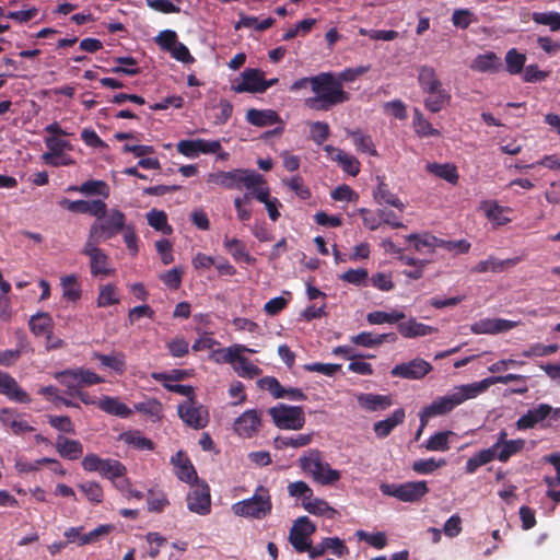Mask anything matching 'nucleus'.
<instances>
[{"label": "nucleus", "mask_w": 560, "mask_h": 560, "mask_svg": "<svg viewBox=\"0 0 560 560\" xmlns=\"http://www.w3.org/2000/svg\"><path fill=\"white\" fill-rule=\"evenodd\" d=\"M311 89L315 95L306 98L305 105L313 110L327 112L350 100V94L332 72L311 77Z\"/></svg>", "instance_id": "f257e3e1"}, {"label": "nucleus", "mask_w": 560, "mask_h": 560, "mask_svg": "<svg viewBox=\"0 0 560 560\" xmlns=\"http://www.w3.org/2000/svg\"><path fill=\"white\" fill-rule=\"evenodd\" d=\"M477 396L478 395L472 383L457 386L452 393L434 399L429 406L424 407L419 417L422 418V422H428L431 418L443 416L467 399H471Z\"/></svg>", "instance_id": "f03ea898"}, {"label": "nucleus", "mask_w": 560, "mask_h": 560, "mask_svg": "<svg viewBox=\"0 0 560 560\" xmlns=\"http://www.w3.org/2000/svg\"><path fill=\"white\" fill-rule=\"evenodd\" d=\"M244 352L256 353V350L244 345L235 343L223 350L213 352L212 358L217 363H229L233 365L234 371L241 377L254 378L259 376L262 373L261 369L244 357Z\"/></svg>", "instance_id": "7ed1b4c3"}, {"label": "nucleus", "mask_w": 560, "mask_h": 560, "mask_svg": "<svg viewBox=\"0 0 560 560\" xmlns=\"http://www.w3.org/2000/svg\"><path fill=\"white\" fill-rule=\"evenodd\" d=\"M300 468L304 474L311 476L313 480L323 486H331L340 480L341 474L337 469L323 460L322 452L314 448L308 450L299 458Z\"/></svg>", "instance_id": "20e7f679"}, {"label": "nucleus", "mask_w": 560, "mask_h": 560, "mask_svg": "<svg viewBox=\"0 0 560 560\" xmlns=\"http://www.w3.org/2000/svg\"><path fill=\"white\" fill-rule=\"evenodd\" d=\"M207 183L219 185L226 189H241L242 187L249 189L256 184H265V178L255 171L235 168L229 172L219 171L210 173L207 176Z\"/></svg>", "instance_id": "39448f33"}, {"label": "nucleus", "mask_w": 560, "mask_h": 560, "mask_svg": "<svg viewBox=\"0 0 560 560\" xmlns=\"http://www.w3.org/2000/svg\"><path fill=\"white\" fill-rule=\"evenodd\" d=\"M272 501L269 490L264 486H258L254 494L245 500L238 501L232 505V511L236 516L262 520L271 513Z\"/></svg>", "instance_id": "423d86ee"}, {"label": "nucleus", "mask_w": 560, "mask_h": 560, "mask_svg": "<svg viewBox=\"0 0 560 560\" xmlns=\"http://www.w3.org/2000/svg\"><path fill=\"white\" fill-rule=\"evenodd\" d=\"M126 225L125 213L119 209H110L104 218L91 225L88 238L100 243L108 241L121 233Z\"/></svg>", "instance_id": "0eeeda50"}, {"label": "nucleus", "mask_w": 560, "mask_h": 560, "mask_svg": "<svg viewBox=\"0 0 560 560\" xmlns=\"http://www.w3.org/2000/svg\"><path fill=\"white\" fill-rule=\"evenodd\" d=\"M380 490L385 495L409 503L419 502L430 491L425 480L407 481L400 485L382 483Z\"/></svg>", "instance_id": "6e6552de"}, {"label": "nucleus", "mask_w": 560, "mask_h": 560, "mask_svg": "<svg viewBox=\"0 0 560 560\" xmlns=\"http://www.w3.org/2000/svg\"><path fill=\"white\" fill-rule=\"evenodd\" d=\"M275 425L282 430H301L305 424V415L301 406L279 404L268 409Z\"/></svg>", "instance_id": "1a4fd4ad"}, {"label": "nucleus", "mask_w": 560, "mask_h": 560, "mask_svg": "<svg viewBox=\"0 0 560 560\" xmlns=\"http://www.w3.org/2000/svg\"><path fill=\"white\" fill-rule=\"evenodd\" d=\"M100 242L88 238L82 254L90 259V271L93 277H108L114 273L109 264V256L98 247Z\"/></svg>", "instance_id": "9d476101"}, {"label": "nucleus", "mask_w": 560, "mask_h": 560, "mask_svg": "<svg viewBox=\"0 0 560 560\" xmlns=\"http://www.w3.org/2000/svg\"><path fill=\"white\" fill-rule=\"evenodd\" d=\"M177 411L184 423L192 429H203L209 422L208 410L195 399H187L179 404Z\"/></svg>", "instance_id": "9b49d317"}, {"label": "nucleus", "mask_w": 560, "mask_h": 560, "mask_svg": "<svg viewBox=\"0 0 560 560\" xmlns=\"http://www.w3.org/2000/svg\"><path fill=\"white\" fill-rule=\"evenodd\" d=\"M316 526L307 516H300L294 521L290 529L289 541L298 552H310L312 544L308 537L314 534Z\"/></svg>", "instance_id": "f8f14e48"}, {"label": "nucleus", "mask_w": 560, "mask_h": 560, "mask_svg": "<svg viewBox=\"0 0 560 560\" xmlns=\"http://www.w3.org/2000/svg\"><path fill=\"white\" fill-rule=\"evenodd\" d=\"M187 508L190 512L198 515H208L211 512L210 487L206 481H199L191 485V489L186 498Z\"/></svg>", "instance_id": "ddd939ff"}, {"label": "nucleus", "mask_w": 560, "mask_h": 560, "mask_svg": "<svg viewBox=\"0 0 560 560\" xmlns=\"http://www.w3.org/2000/svg\"><path fill=\"white\" fill-rule=\"evenodd\" d=\"M549 412H551V406L548 404H539L537 407L528 409L523 416H521L516 422L515 428L520 431L534 429L536 425L540 428L550 427L552 423L546 422Z\"/></svg>", "instance_id": "4468645a"}, {"label": "nucleus", "mask_w": 560, "mask_h": 560, "mask_svg": "<svg viewBox=\"0 0 560 560\" xmlns=\"http://www.w3.org/2000/svg\"><path fill=\"white\" fill-rule=\"evenodd\" d=\"M432 371V365L420 358L413 359L406 363L395 365L390 374L394 377H401L406 380H420Z\"/></svg>", "instance_id": "2eb2a0df"}, {"label": "nucleus", "mask_w": 560, "mask_h": 560, "mask_svg": "<svg viewBox=\"0 0 560 560\" xmlns=\"http://www.w3.org/2000/svg\"><path fill=\"white\" fill-rule=\"evenodd\" d=\"M261 424V412L257 409H249L243 412L234 421V431L242 438H253Z\"/></svg>", "instance_id": "dca6fc26"}, {"label": "nucleus", "mask_w": 560, "mask_h": 560, "mask_svg": "<svg viewBox=\"0 0 560 560\" xmlns=\"http://www.w3.org/2000/svg\"><path fill=\"white\" fill-rule=\"evenodd\" d=\"M175 476L183 482L194 485L199 482L197 471L184 451H178L171 457Z\"/></svg>", "instance_id": "f3484780"}, {"label": "nucleus", "mask_w": 560, "mask_h": 560, "mask_svg": "<svg viewBox=\"0 0 560 560\" xmlns=\"http://www.w3.org/2000/svg\"><path fill=\"white\" fill-rule=\"evenodd\" d=\"M515 326V322L503 318H482L470 326V331L475 335H497L509 331Z\"/></svg>", "instance_id": "a211bd4d"}, {"label": "nucleus", "mask_w": 560, "mask_h": 560, "mask_svg": "<svg viewBox=\"0 0 560 560\" xmlns=\"http://www.w3.org/2000/svg\"><path fill=\"white\" fill-rule=\"evenodd\" d=\"M524 259L523 256H515L513 258L508 259H499L494 256H489L485 260H480L472 269V272L476 273H486V272H494L500 273L508 269L513 268L517 264H520Z\"/></svg>", "instance_id": "6ab92c4d"}, {"label": "nucleus", "mask_w": 560, "mask_h": 560, "mask_svg": "<svg viewBox=\"0 0 560 560\" xmlns=\"http://www.w3.org/2000/svg\"><path fill=\"white\" fill-rule=\"evenodd\" d=\"M0 393L5 395L10 400L20 404H30L31 397L18 384L15 378L9 373L0 371Z\"/></svg>", "instance_id": "aec40b11"}, {"label": "nucleus", "mask_w": 560, "mask_h": 560, "mask_svg": "<svg viewBox=\"0 0 560 560\" xmlns=\"http://www.w3.org/2000/svg\"><path fill=\"white\" fill-rule=\"evenodd\" d=\"M327 550H330L338 558L349 553V549L342 539L339 537H326L319 544L311 547L308 556L311 559H316L322 557Z\"/></svg>", "instance_id": "412c9836"}, {"label": "nucleus", "mask_w": 560, "mask_h": 560, "mask_svg": "<svg viewBox=\"0 0 560 560\" xmlns=\"http://www.w3.org/2000/svg\"><path fill=\"white\" fill-rule=\"evenodd\" d=\"M262 72L258 69L247 68L242 72V81L232 85L236 93H261Z\"/></svg>", "instance_id": "4be33fe9"}, {"label": "nucleus", "mask_w": 560, "mask_h": 560, "mask_svg": "<svg viewBox=\"0 0 560 560\" xmlns=\"http://www.w3.org/2000/svg\"><path fill=\"white\" fill-rule=\"evenodd\" d=\"M359 406L370 412L383 411L393 405L390 395L361 393L357 396Z\"/></svg>", "instance_id": "5701e85b"}, {"label": "nucleus", "mask_w": 560, "mask_h": 560, "mask_svg": "<svg viewBox=\"0 0 560 560\" xmlns=\"http://www.w3.org/2000/svg\"><path fill=\"white\" fill-rule=\"evenodd\" d=\"M223 247L236 262H245L246 265L254 266L257 261L256 258L248 253L246 244L240 238H231L225 235Z\"/></svg>", "instance_id": "b1692460"}, {"label": "nucleus", "mask_w": 560, "mask_h": 560, "mask_svg": "<svg viewBox=\"0 0 560 560\" xmlns=\"http://www.w3.org/2000/svg\"><path fill=\"white\" fill-rule=\"evenodd\" d=\"M406 413L404 408L395 409L389 417L376 421L373 424V431L378 439L387 438L392 431L405 421Z\"/></svg>", "instance_id": "393cba45"}, {"label": "nucleus", "mask_w": 560, "mask_h": 560, "mask_svg": "<svg viewBox=\"0 0 560 560\" xmlns=\"http://www.w3.org/2000/svg\"><path fill=\"white\" fill-rule=\"evenodd\" d=\"M397 330L404 338H418L436 332L438 329L411 317L398 323Z\"/></svg>", "instance_id": "a878e982"}, {"label": "nucleus", "mask_w": 560, "mask_h": 560, "mask_svg": "<svg viewBox=\"0 0 560 560\" xmlns=\"http://www.w3.org/2000/svg\"><path fill=\"white\" fill-rule=\"evenodd\" d=\"M246 120L256 127H267L275 124H282L281 117L273 109L249 108L246 112Z\"/></svg>", "instance_id": "bb28decb"}, {"label": "nucleus", "mask_w": 560, "mask_h": 560, "mask_svg": "<svg viewBox=\"0 0 560 560\" xmlns=\"http://www.w3.org/2000/svg\"><path fill=\"white\" fill-rule=\"evenodd\" d=\"M30 330L35 336H46L50 340L54 329V320L49 313L38 312L28 320Z\"/></svg>", "instance_id": "cd10ccee"}, {"label": "nucleus", "mask_w": 560, "mask_h": 560, "mask_svg": "<svg viewBox=\"0 0 560 560\" xmlns=\"http://www.w3.org/2000/svg\"><path fill=\"white\" fill-rule=\"evenodd\" d=\"M46 147L49 152L43 154V160L45 163L58 166L60 164L68 165L71 161H62V162H51L49 161L51 158H59L65 150H70L71 144L69 141L60 139L58 137H49L45 140Z\"/></svg>", "instance_id": "c85d7f7f"}, {"label": "nucleus", "mask_w": 560, "mask_h": 560, "mask_svg": "<svg viewBox=\"0 0 560 560\" xmlns=\"http://www.w3.org/2000/svg\"><path fill=\"white\" fill-rule=\"evenodd\" d=\"M418 83L422 92L425 94H430L438 89L443 88L435 69L427 65L418 68Z\"/></svg>", "instance_id": "c756f323"}, {"label": "nucleus", "mask_w": 560, "mask_h": 560, "mask_svg": "<svg viewBox=\"0 0 560 560\" xmlns=\"http://www.w3.org/2000/svg\"><path fill=\"white\" fill-rule=\"evenodd\" d=\"M58 454L66 459L75 460L83 454V445L78 440H70L59 435L56 442Z\"/></svg>", "instance_id": "7c9ffc66"}, {"label": "nucleus", "mask_w": 560, "mask_h": 560, "mask_svg": "<svg viewBox=\"0 0 560 560\" xmlns=\"http://www.w3.org/2000/svg\"><path fill=\"white\" fill-rule=\"evenodd\" d=\"M425 170L428 173L442 178L452 185H456L458 183V171L457 167L452 163L440 164L432 162L425 165Z\"/></svg>", "instance_id": "2f4dec72"}, {"label": "nucleus", "mask_w": 560, "mask_h": 560, "mask_svg": "<svg viewBox=\"0 0 560 560\" xmlns=\"http://www.w3.org/2000/svg\"><path fill=\"white\" fill-rule=\"evenodd\" d=\"M500 67V58L492 51L478 55L470 65V69L478 72H498Z\"/></svg>", "instance_id": "473e14b6"}, {"label": "nucleus", "mask_w": 560, "mask_h": 560, "mask_svg": "<svg viewBox=\"0 0 560 560\" xmlns=\"http://www.w3.org/2000/svg\"><path fill=\"white\" fill-rule=\"evenodd\" d=\"M346 132L352 139V142L355 145L358 151L368 153L371 156L378 155V153L375 149L374 142L372 140V137L370 135L364 133L360 129H355V130L347 129Z\"/></svg>", "instance_id": "72a5a7b5"}, {"label": "nucleus", "mask_w": 560, "mask_h": 560, "mask_svg": "<svg viewBox=\"0 0 560 560\" xmlns=\"http://www.w3.org/2000/svg\"><path fill=\"white\" fill-rule=\"evenodd\" d=\"M97 406L104 412L120 418H128L132 413L131 409L126 404L119 401L117 398L109 396H105L104 398L100 399Z\"/></svg>", "instance_id": "f704fd0d"}, {"label": "nucleus", "mask_w": 560, "mask_h": 560, "mask_svg": "<svg viewBox=\"0 0 560 560\" xmlns=\"http://www.w3.org/2000/svg\"><path fill=\"white\" fill-rule=\"evenodd\" d=\"M408 242H412L415 245V249L419 253H433L435 248L440 247L441 238L424 233L420 234H410L406 237Z\"/></svg>", "instance_id": "c9c22d12"}, {"label": "nucleus", "mask_w": 560, "mask_h": 560, "mask_svg": "<svg viewBox=\"0 0 560 560\" xmlns=\"http://www.w3.org/2000/svg\"><path fill=\"white\" fill-rule=\"evenodd\" d=\"M527 376L520 374H506V375H498L485 378L480 382L472 383L477 395L486 392L490 385L493 384H508L510 382H521L526 383Z\"/></svg>", "instance_id": "e433bc0d"}, {"label": "nucleus", "mask_w": 560, "mask_h": 560, "mask_svg": "<svg viewBox=\"0 0 560 560\" xmlns=\"http://www.w3.org/2000/svg\"><path fill=\"white\" fill-rule=\"evenodd\" d=\"M412 127L415 132L421 138L440 136V131L433 128L432 124L424 118L419 108H413Z\"/></svg>", "instance_id": "4c0bfd02"}, {"label": "nucleus", "mask_w": 560, "mask_h": 560, "mask_svg": "<svg viewBox=\"0 0 560 560\" xmlns=\"http://www.w3.org/2000/svg\"><path fill=\"white\" fill-rule=\"evenodd\" d=\"M450 101L451 94L444 88H441L428 94V97L424 98V107L431 113H439Z\"/></svg>", "instance_id": "58836bf2"}, {"label": "nucleus", "mask_w": 560, "mask_h": 560, "mask_svg": "<svg viewBox=\"0 0 560 560\" xmlns=\"http://www.w3.org/2000/svg\"><path fill=\"white\" fill-rule=\"evenodd\" d=\"M127 472L126 466L119 460L112 458H103V463L101 465L100 475L104 478H107L114 481L124 477Z\"/></svg>", "instance_id": "ea45409f"}, {"label": "nucleus", "mask_w": 560, "mask_h": 560, "mask_svg": "<svg viewBox=\"0 0 560 560\" xmlns=\"http://www.w3.org/2000/svg\"><path fill=\"white\" fill-rule=\"evenodd\" d=\"M120 439L128 445L139 451H153L155 444L152 440L142 435L139 430L124 432Z\"/></svg>", "instance_id": "a19ab883"}, {"label": "nucleus", "mask_w": 560, "mask_h": 560, "mask_svg": "<svg viewBox=\"0 0 560 560\" xmlns=\"http://www.w3.org/2000/svg\"><path fill=\"white\" fill-rule=\"evenodd\" d=\"M94 358L97 359L103 366L119 374H122L126 370V357L122 352H114L112 354L95 352Z\"/></svg>", "instance_id": "79ce46f5"}, {"label": "nucleus", "mask_w": 560, "mask_h": 560, "mask_svg": "<svg viewBox=\"0 0 560 560\" xmlns=\"http://www.w3.org/2000/svg\"><path fill=\"white\" fill-rule=\"evenodd\" d=\"M303 508L311 514L327 516L334 518L337 511L331 508L325 500L311 497L307 501L303 502Z\"/></svg>", "instance_id": "37998d69"}, {"label": "nucleus", "mask_w": 560, "mask_h": 560, "mask_svg": "<svg viewBox=\"0 0 560 560\" xmlns=\"http://www.w3.org/2000/svg\"><path fill=\"white\" fill-rule=\"evenodd\" d=\"M69 190H75L84 195H98L104 198L109 196V187L104 180H86L80 186H72Z\"/></svg>", "instance_id": "c03bdc74"}, {"label": "nucleus", "mask_w": 560, "mask_h": 560, "mask_svg": "<svg viewBox=\"0 0 560 560\" xmlns=\"http://www.w3.org/2000/svg\"><path fill=\"white\" fill-rule=\"evenodd\" d=\"M135 410L148 416L152 422H158L163 418V406L155 398L135 404Z\"/></svg>", "instance_id": "a18cd8bd"}, {"label": "nucleus", "mask_w": 560, "mask_h": 560, "mask_svg": "<svg viewBox=\"0 0 560 560\" xmlns=\"http://www.w3.org/2000/svg\"><path fill=\"white\" fill-rule=\"evenodd\" d=\"M148 224L164 235H171L173 228L167 222V215L163 210L152 209L147 213Z\"/></svg>", "instance_id": "49530a36"}, {"label": "nucleus", "mask_w": 560, "mask_h": 560, "mask_svg": "<svg viewBox=\"0 0 560 560\" xmlns=\"http://www.w3.org/2000/svg\"><path fill=\"white\" fill-rule=\"evenodd\" d=\"M63 298L70 302H77L82 296L81 285L75 275H68L61 278Z\"/></svg>", "instance_id": "de8ad7c7"}, {"label": "nucleus", "mask_w": 560, "mask_h": 560, "mask_svg": "<svg viewBox=\"0 0 560 560\" xmlns=\"http://www.w3.org/2000/svg\"><path fill=\"white\" fill-rule=\"evenodd\" d=\"M374 199L380 205H388L393 206L400 211L405 209V205L401 202V200L397 197V195L393 194L387 185L385 183H381L377 186V189L374 191Z\"/></svg>", "instance_id": "09e8293b"}, {"label": "nucleus", "mask_w": 560, "mask_h": 560, "mask_svg": "<svg viewBox=\"0 0 560 560\" xmlns=\"http://www.w3.org/2000/svg\"><path fill=\"white\" fill-rule=\"evenodd\" d=\"M120 302V299L117 294V288L115 284L107 283L100 287V293L96 299L97 307H107L112 305H116Z\"/></svg>", "instance_id": "8fccbe9b"}, {"label": "nucleus", "mask_w": 560, "mask_h": 560, "mask_svg": "<svg viewBox=\"0 0 560 560\" xmlns=\"http://www.w3.org/2000/svg\"><path fill=\"white\" fill-rule=\"evenodd\" d=\"M55 378L67 388L66 394L72 396L80 388L75 369H68L55 374Z\"/></svg>", "instance_id": "3c124183"}, {"label": "nucleus", "mask_w": 560, "mask_h": 560, "mask_svg": "<svg viewBox=\"0 0 560 560\" xmlns=\"http://www.w3.org/2000/svg\"><path fill=\"white\" fill-rule=\"evenodd\" d=\"M454 433L452 431H441L430 436L424 444L428 451L432 452H446L451 448L448 439Z\"/></svg>", "instance_id": "603ef678"}, {"label": "nucleus", "mask_w": 560, "mask_h": 560, "mask_svg": "<svg viewBox=\"0 0 560 560\" xmlns=\"http://www.w3.org/2000/svg\"><path fill=\"white\" fill-rule=\"evenodd\" d=\"M313 440V434H298L295 436H278L275 439L277 448L284 447H303L308 445Z\"/></svg>", "instance_id": "864d4df0"}, {"label": "nucleus", "mask_w": 560, "mask_h": 560, "mask_svg": "<svg viewBox=\"0 0 560 560\" xmlns=\"http://www.w3.org/2000/svg\"><path fill=\"white\" fill-rule=\"evenodd\" d=\"M334 161H337L342 171L351 176H357L360 173V162L353 155H350L343 151H337V155L331 158Z\"/></svg>", "instance_id": "5fc2aeb1"}, {"label": "nucleus", "mask_w": 560, "mask_h": 560, "mask_svg": "<svg viewBox=\"0 0 560 560\" xmlns=\"http://www.w3.org/2000/svg\"><path fill=\"white\" fill-rule=\"evenodd\" d=\"M446 465L445 459L436 460L433 457L417 459L412 463V470L420 475H430Z\"/></svg>", "instance_id": "6e6d98bb"}, {"label": "nucleus", "mask_w": 560, "mask_h": 560, "mask_svg": "<svg viewBox=\"0 0 560 560\" xmlns=\"http://www.w3.org/2000/svg\"><path fill=\"white\" fill-rule=\"evenodd\" d=\"M524 446V439L510 440L509 442L504 443L502 447L499 448L498 459L502 463H506L512 456L522 452Z\"/></svg>", "instance_id": "4d7b16f0"}, {"label": "nucleus", "mask_w": 560, "mask_h": 560, "mask_svg": "<svg viewBox=\"0 0 560 560\" xmlns=\"http://www.w3.org/2000/svg\"><path fill=\"white\" fill-rule=\"evenodd\" d=\"M526 56L518 52L515 48L510 49L505 56L506 70L511 74H518L523 71Z\"/></svg>", "instance_id": "13d9d810"}, {"label": "nucleus", "mask_w": 560, "mask_h": 560, "mask_svg": "<svg viewBox=\"0 0 560 560\" xmlns=\"http://www.w3.org/2000/svg\"><path fill=\"white\" fill-rule=\"evenodd\" d=\"M79 489L84 493L86 499L98 504L104 499L102 486L96 481H85L79 485Z\"/></svg>", "instance_id": "bf43d9fd"}, {"label": "nucleus", "mask_w": 560, "mask_h": 560, "mask_svg": "<svg viewBox=\"0 0 560 560\" xmlns=\"http://www.w3.org/2000/svg\"><path fill=\"white\" fill-rule=\"evenodd\" d=\"M330 136L329 125L325 121H313L310 124V139L322 145Z\"/></svg>", "instance_id": "052dcab7"}, {"label": "nucleus", "mask_w": 560, "mask_h": 560, "mask_svg": "<svg viewBox=\"0 0 560 560\" xmlns=\"http://www.w3.org/2000/svg\"><path fill=\"white\" fill-rule=\"evenodd\" d=\"M148 510L150 512L161 513L170 504L166 495L162 491L150 489L147 498Z\"/></svg>", "instance_id": "680f3d73"}, {"label": "nucleus", "mask_w": 560, "mask_h": 560, "mask_svg": "<svg viewBox=\"0 0 560 560\" xmlns=\"http://www.w3.org/2000/svg\"><path fill=\"white\" fill-rule=\"evenodd\" d=\"M116 62L119 63V66L112 68L110 71L113 73L136 75L140 72L138 62L133 57H118L116 58Z\"/></svg>", "instance_id": "e2e57ef3"}, {"label": "nucleus", "mask_w": 560, "mask_h": 560, "mask_svg": "<svg viewBox=\"0 0 560 560\" xmlns=\"http://www.w3.org/2000/svg\"><path fill=\"white\" fill-rule=\"evenodd\" d=\"M533 21L549 26L552 32L560 30V13L558 12H534Z\"/></svg>", "instance_id": "0e129e2a"}, {"label": "nucleus", "mask_w": 560, "mask_h": 560, "mask_svg": "<svg viewBox=\"0 0 560 560\" xmlns=\"http://www.w3.org/2000/svg\"><path fill=\"white\" fill-rule=\"evenodd\" d=\"M355 536L358 537L359 540L365 541L376 549H383L387 545V538L385 533L383 532L370 534L365 530L360 529L357 530Z\"/></svg>", "instance_id": "69168bd1"}, {"label": "nucleus", "mask_w": 560, "mask_h": 560, "mask_svg": "<svg viewBox=\"0 0 560 560\" xmlns=\"http://www.w3.org/2000/svg\"><path fill=\"white\" fill-rule=\"evenodd\" d=\"M184 276V269L180 267H174L162 273L160 280L171 290L179 289L182 279Z\"/></svg>", "instance_id": "338daca9"}, {"label": "nucleus", "mask_w": 560, "mask_h": 560, "mask_svg": "<svg viewBox=\"0 0 560 560\" xmlns=\"http://www.w3.org/2000/svg\"><path fill=\"white\" fill-rule=\"evenodd\" d=\"M257 384L261 389L268 390L275 398L285 397V388L273 376H265Z\"/></svg>", "instance_id": "774afa93"}]
</instances>
